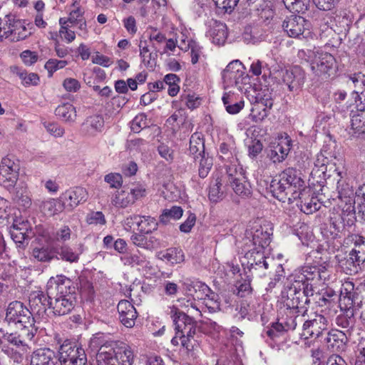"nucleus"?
Here are the masks:
<instances>
[{
    "mask_svg": "<svg viewBox=\"0 0 365 365\" xmlns=\"http://www.w3.org/2000/svg\"><path fill=\"white\" fill-rule=\"evenodd\" d=\"M46 288L48 294H52L51 310L55 316L66 315L74 309L77 288L71 279L63 274L51 277Z\"/></svg>",
    "mask_w": 365,
    "mask_h": 365,
    "instance_id": "obj_1",
    "label": "nucleus"
},
{
    "mask_svg": "<svg viewBox=\"0 0 365 365\" xmlns=\"http://www.w3.org/2000/svg\"><path fill=\"white\" fill-rule=\"evenodd\" d=\"M170 315L175 333L180 336L181 346L188 354L193 356L199 347L197 341L195 339L197 330V322L194 318L180 311L177 307H170Z\"/></svg>",
    "mask_w": 365,
    "mask_h": 365,
    "instance_id": "obj_2",
    "label": "nucleus"
},
{
    "mask_svg": "<svg viewBox=\"0 0 365 365\" xmlns=\"http://www.w3.org/2000/svg\"><path fill=\"white\" fill-rule=\"evenodd\" d=\"M341 197H338L341 207V212H332L329 217L330 232L333 238L340 237L345 235L356 222V208L351 205L352 192L341 188Z\"/></svg>",
    "mask_w": 365,
    "mask_h": 365,
    "instance_id": "obj_3",
    "label": "nucleus"
},
{
    "mask_svg": "<svg viewBox=\"0 0 365 365\" xmlns=\"http://www.w3.org/2000/svg\"><path fill=\"white\" fill-rule=\"evenodd\" d=\"M282 300L284 308L299 309L302 316L308 312L307 305L310 302L311 294H307L305 288L294 278L282 291Z\"/></svg>",
    "mask_w": 365,
    "mask_h": 365,
    "instance_id": "obj_4",
    "label": "nucleus"
},
{
    "mask_svg": "<svg viewBox=\"0 0 365 365\" xmlns=\"http://www.w3.org/2000/svg\"><path fill=\"white\" fill-rule=\"evenodd\" d=\"M329 277L326 266L321 264H306L301 267L299 272L294 275V278L305 288L307 294L314 296V289L322 282H324Z\"/></svg>",
    "mask_w": 365,
    "mask_h": 365,
    "instance_id": "obj_5",
    "label": "nucleus"
},
{
    "mask_svg": "<svg viewBox=\"0 0 365 365\" xmlns=\"http://www.w3.org/2000/svg\"><path fill=\"white\" fill-rule=\"evenodd\" d=\"M30 34L24 23L14 14H9L0 18V41L9 39L17 42L24 40Z\"/></svg>",
    "mask_w": 365,
    "mask_h": 365,
    "instance_id": "obj_6",
    "label": "nucleus"
},
{
    "mask_svg": "<svg viewBox=\"0 0 365 365\" xmlns=\"http://www.w3.org/2000/svg\"><path fill=\"white\" fill-rule=\"evenodd\" d=\"M4 322L9 324H19L22 327H36L32 312L22 302L18 300L11 302L8 304Z\"/></svg>",
    "mask_w": 365,
    "mask_h": 365,
    "instance_id": "obj_7",
    "label": "nucleus"
},
{
    "mask_svg": "<svg viewBox=\"0 0 365 365\" xmlns=\"http://www.w3.org/2000/svg\"><path fill=\"white\" fill-rule=\"evenodd\" d=\"M227 182L235 192L242 197H247L252 194L250 183L245 175L243 168L236 164L226 165Z\"/></svg>",
    "mask_w": 365,
    "mask_h": 365,
    "instance_id": "obj_8",
    "label": "nucleus"
},
{
    "mask_svg": "<svg viewBox=\"0 0 365 365\" xmlns=\"http://www.w3.org/2000/svg\"><path fill=\"white\" fill-rule=\"evenodd\" d=\"M37 330V327H21L14 332L9 333L0 328V345L6 341L22 351H27L30 349L29 343L33 341Z\"/></svg>",
    "mask_w": 365,
    "mask_h": 365,
    "instance_id": "obj_9",
    "label": "nucleus"
},
{
    "mask_svg": "<svg viewBox=\"0 0 365 365\" xmlns=\"http://www.w3.org/2000/svg\"><path fill=\"white\" fill-rule=\"evenodd\" d=\"M133 354L128 346L106 351L101 348L97 354L98 365H132Z\"/></svg>",
    "mask_w": 365,
    "mask_h": 365,
    "instance_id": "obj_10",
    "label": "nucleus"
},
{
    "mask_svg": "<svg viewBox=\"0 0 365 365\" xmlns=\"http://www.w3.org/2000/svg\"><path fill=\"white\" fill-rule=\"evenodd\" d=\"M310 66L314 73L322 80H327L336 72V59L329 53H318L312 61Z\"/></svg>",
    "mask_w": 365,
    "mask_h": 365,
    "instance_id": "obj_11",
    "label": "nucleus"
},
{
    "mask_svg": "<svg viewBox=\"0 0 365 365\" xmlns=\"http://www.w3.org/2000/svg\"><path fill=\"white\" fill-rule=\"evenodd\" d=\"M224 83L227 86H235L242 90V85L249 83L250 78L245 72V67L239 60L230 62L222 73Z\"/></svg>",
    "mask_w": 365,
    "mask_h": 365,
    "instance_id": "obj_12",
    "label": "nucleus"
},
{
    "mask_svg": "<svg viewBox=\"0 0 365 365\" xmlns=\"http://www.w3.org/2000/svg\"><path fill=\"white\" fill-rule=\"evenodd\" d=\"M145 188L142 185H135L130 188L117 191L111 200L113 205L118 208H125L145 195Z\"/></svg>",
    "mask_w": 365,
    "mask_h": 365,
    "instance_id": "obj_13",
    "label": "nucleus"
},
{
    "mask_svg": "<svg viewBox=\"0 0 365 365\" xmlns=\"http://www.w3.org/2000/svg\"><path fill=\"white\" fill-rule=\"evenodd\" d=\"M346 176V173L345 172L338 171L336 169L335 170V176L334 179L336 180V191L338 197H341V188L342 190L346 189V190H349L352 192L351 201L353 202H351V205L355 207L356 197H357V200H360L359 202V205L361 206H364L362 212L365 217V183L359 187V188L355 191L353 186L348 182V179Z\"/></svg>",
    "mask_w": 365,
    "mask_h": 365,
    "instance_id": "obj_14",
    "label": "nucleus"
},
{
    "mask_svg": "<svg viewBox=\"0 0 365 365\" xmlns=\"http://www.w3.org/2000/svg\"><path fill=\"white\" fill-rule=\"evenodd\" d=\"M274 78H280L282 81L288 86L289 90L294 92L299 91L304 85L305 73L300 66H296L290 69L277 71Z\"/></svg>",
    "mask_w": 365,
    "mask_h": 365,
    "instance_id": "obj_15",
    "label": "nucleus"
},
{
    "mask_svg": "<svg viewBox=\"0 0 365 365\" xmlns=\"http://www.w3.org/2000/svg\"><path fill=\"white\" fill-rule=\"evenodd\" d=\"M328 328V319L322 314H316L314 319L304 322L302 337L305 339L313 338L318 339Z\"/></svg>",
    "mask_w": 365,
    "mask_h": 365,
    "instance_id": "obj_16",
    "label": "nucleus"
},
{
    "mask_svg": "<svg viewBox=\"0 0 365 365\" xmlns=\"http://www.w3.org/2000/svg\"><path fill=\"white\" fill-rule=\"evenodd\" d=\"M271 235L267 229H264L262 226L252 227L246 232L243 246L264 250L270 243Z\"/></svg>",
    "mask_w": 365,
    "mask_h": 365,
    "instance_id": "obj_17",
    "label": "nucleus"
},
{
    "mask_svg": "<svg viewBox=\"0 0 365 365\" xmlns=\"http://www.w3.org/2000/svg\"><path fill=\"white\" fill-rule=\"evenodd\" d=\"M309 23L301 16L291 15L287 17L283 23V30L292 38L304 36V32L309 30Z\"/></svg>",
    "mask_w": 365,
    "mask_h": 365,
    "instance_id": "obj_18",
    "label": "nucleus"
},
{
    "mask_svg": "<svg viewBox=\"0 0 365 365\" xmlns=\"http://www.w3.org/2000/svg\"><path fill=\"white\" fill-rule=\"evenodd\" d=\"M304 317L299 309L284 308L278 322H275V328L283 331H293L299 322H303Z\"/></svg>",
    "mask_w": 365,
    "mask_h": 365,
    "instance_id": "obj_19",
    "label": "nucleus"
},
{
    "mask_svg": "<svg viewBox=\"0 0 365 365\" xmlns=\"http://www.w3.org/2000/svg\"><path fill=\"white\" fill-rule=\"evenodd\" d=\"M58 352V360L61 365L70 364L75 359L86 354L83 349L70 340L64 341L60 346Z\"/></svg>",
    "mask_w": 365,
    "mask_h": 365,
    "instance_id": "obj_20",
    "label": "nucleus"
},
{
    "mask_svg": "<svg viewBox=\"0 0 365 365\" xmlns=\"http://www.w3.org/2000/svg\"><path fill=\"white\" fill-rule=\"evenodd\" d=\"M52 294L42 291L32 292L29 296L30 311L32 314L43 315L48 309H51Z\"/></svg>",
    "mask_w": 365,
    "mask_h": 365,
    "instance_id": "obj_21",
    "label": "nucleus"
},
{
    "mask_svg": "<svg viewBox=\"0 0 365 365\" xmlns=\"http://www.w3.org/2000/svg\"><path fill=\"white\" fill-rule=\"evenodd\" d=\"M10 235L18 248L24 250L31 239V230L29 228L28 222H14L10 229Z\"/></svg>",
    "mask_w": 365,
    "mask_h": 365,
    "instance_id": "obj_22",
    "label": "nucleus"
},
{
    "mask_svg": "<svg viewBox=\"0 0 365 365\" xmlns=\"http://www.w3.org/2000/svg\"><path fill=\"white\" fill-rule=\"evenodd\" d=\"M314 192L310 187H303L299 192H297L293 197V202L296 200H299L297 206L305 214H312L319 209L318 204L314 202L315 198L312 196Z\"/></svg>",
    "mask_w": 365,
    "mask_h": 365,
    "instance_id": "obj_23",
    "label": "nucleus"
},
{
    "mask_svg": "<svg viewBox=\"0 0 365 365\" xmlns=\"http://www.w3.org/2000/svg\"><path fill=\"white\" fill-rule=\"evenodd\" d=\"M292 141L287 135L285 138L279 139V142L271 146L267 154L268 158L274 163H281L286 159L292 147Z\"/></svg>",
    "mask_w": 365,
    "mask_h": 365,
    "instance_id": "obj_24",
    "label": "nucleus"
},
{
    "mask_svg": "<svg viewBox=\"0 0 365 365\" xmlns=\"http://www.w3.org/2000/svg\"><path fill=\"white\" fill-rule=\"evenodd\" d=\"M120 322L127 328L135 326L138 313L135 307L128 300H121L117 306Z\"/></svg>",
    "mask_w": 365,
    "mask_h": 365,
    "instance_id": "obj_25",
    "label": "nucleus"
},
{
    "mask_svg": "<svg viewBox=\"0 0 365 365\" xmlns=\"http://www.w3.org/2000/svg\"><path fill=\"white\" fill-rule=\"evenodd\" d=\"M29 361L30 365H56L57 356L50 348H38L30 354Z\"/></svg>",
    "mask_w": 365,
    "mask_h": 365,
    "instance_id": "obj_26",
    "label": "nucleus"
},
{
    "mask_svg": "<svg viewBox=\"0 0 365 365\" xmlns=\"http://www.w3.org/2000/svg\"><path fill=\"white\" fill-rule=\"evenodd\" d=\"M269 190L273 197L279 201L285 202L287 200L289 203L293 202L292 195L297 193V192H293L287 185L282 181L279 176L271 181Z\"/></svg>",
    "mask_w": 365,
    "mask_h": 365,
    "instance_id": "obj_27",
    "label": "nucleus"
},
{
    "mask_svg": "<svg viewBox=\"0 0 365 365\" xmlns=\"http://www.w3.org/2000/svg\"><path fill=\"white\" fill-rule=\"evenodd\" d=\"M104 128V119L101 115L88 117L81 125V132L87 136L94 137L101 133Z\"/></svg>",
    "mask_w": 365,
    "mask_h": 365,
    "instance_id": "obj_28",
    "label": "nucleus"
},
{
    "mask_svg": "<svg viewBox=\"0 0 365 365\" xmlns=\"http://www.w3.org/2000/svg\"><path fill=\"white\" fill-rule=\"evenodd\" d=\"M355 321L354 311V309H351V303H350L349 307L345 304V312L336 318V324L337 326L344 329V330L343 331L347 333L349 337L352 335Z\"/></svg>",
    "mask_w": 365,
    "mask_h": 365,
    "instance_id": "obj_29",
    "label": "nucleus"
},
{
    "mask_svg": "<svg viewBox=\"0 0 365 365\" xmlns=\"http://www.w3.org/2000/svg\"><path fill=\"white\" fill-rule=\"evenodd\" d=\"M349 335L345 331L338 329H331L327 332L325 341L329 349L332 351H337L344 348Z\"/></svg>",
    "mask_w": 365,
    "mask_h": 365,
    "instance_id": "obj_30",
    "label": "nucleus"
},
{
    "mask_svg": "<svg viewBox=\"0 0 365 365\" xmlns=\"http://www.w3.org/2000/svg\"><path fill=\"white\" fill-rule=\"evenodd\" d=\"M281 180L287 185L293 192H299L304 185V181L299 176L296 169L288 168L279 175Z\"/></svg>",
    "mask_w": 365,
    "mask_h": 365,
    "instance_id": "obj_31",
    "label": "nucleus"
},
{
    "mask_svg": "<svg viewBox=\"0 0 365 365\" xmlns=\"http://www.w3.org/2000/svg\"><path fill=\"white\" fill-rule=\"evenodd\" d=\"M354 244V248L351 250V255L356 257L359 262H365V237L359 235L352 234L348 235L346 243Z\"/></svg>",
    "mask_w": 365,
    "mask_h": 365,
    "instance_id": "obj_32",
    "label": "nucleus"
},
{
    "mask_svg": "<svg viewBox=\"0 0 365 365\" xmlns=\"http://www.w3.org/2000/svg\"><path fill=\"white\" fill-rule=\"evenodd\" d=\"M88 192L82 187H76L73 189L66 190L62 195V198L69 202L71 207H76L81 202L86 201Z\"/></svg>",
    "mask_w": 365,
    "mask_h": 365,
    "instance_id": "obj_33",
    "label": "nucleus"
},
{
    "mask_svg": "<svg viewBox=\"0 0 365 365\" xmlns=\"http://www.w3.org/2000/svg\"><path fill=\"white\" fill-rule=\"evenodd\" d=\"M339 265L347 274H351L358 272V267L364 263L356 259V257L351 255V252L345 257H341L339 255L336 256Z\"/></svg>",
    "mask_w": 365,
    "mask_h": 365,
    "instance_id": "obj_34",
    "label": "nucleus"
},
{
    "mask_svg": "<svg viewBox=\"0 0 365 365\" xmlns=\"http://www.w3.org/2000/svg\"><path fill=\"white\" fill-rule=\"evenodd\" d=\"M316 303L319 307H331L339 299L338 294L331 288L322 290L316 294Z\"/></svg>",
    "mask_w": 365,
    "mask_h": 365,
    "instance_id": "obj_35",
    "label": "nucleus"
},
{
    "mask_svg": "<svg viewBox=\"0 0 365 365\" xmlns=\"http://www.w3.org/2000/svg\"><path fill=\"white\" fill-rule=\"evenodd\" d=\"M189 152L195 160L199 158V156L205 154V143L202 133L195 132L191 135Z\"/></svg>",
    "mask_w": 365,
    "mask_h": 365,
    "instance_id": "obj_36",
    "label": "nucleus"
},
{
    "mask_svg": "<svg viewBox=\"0 0 365 365\" xmlns=\"http://www.w3.org/2000/svg\"><path fill=\"white\" fill-rule=\"evenodd\" d=\"M242 250L245 252L244 258L247 260V267L252 266L257 263L260 264L262 260L269 259V258L264 256L263 249L243 246Z\"/></svg>",
    "mask_w": 365,
    "mask_h": 365,
    "instance_id": "obj_37",
    "label": "nucleus"
},
{
    "mask_svg": "<svg viewBox=\"0 0 365 365\" xmlns=\"http://www.w3.org/2000/svg\"><path fill=\"white\" fill-rule=\"evenodd\" d=\"M31 257L40 262H50L54 258L59 259L53 249L48 246H41L32 250Z\"/></svg>",
    "mask_w": 365,
    "mask_h": 365,
    "instance_id": "obj_38",
    "label": "nucleus"
},
{
    "mask_svg": "<svg viewBox=\"0 0 365 365\" xmlns=\"http://www.w3.org/2000/svg\"><path fill=\"white\" fill-rule=\"evenodd\" d=\"M56 115L61 120L73 123L76 119V108L70 103L59 105L55 110Z\"/></svg>",
    "mask_w": 365,
    "mask_h": 365,
    "instance_id": "obj_39",
    "label": "nucleus"
},
{
    "mask_svg": "<svg viewBox=\"0 0 365 365\" xmlns=\"http://www.w3.org/2000/svg\"><path fill=\"white\" fill-rule=\"evenodd\" d=\"M138 231L146 235L152 234L158 230V222L154 217L150 216L140 215L137 222Z\"/></svg>",
    "mask_w": 365,
    "mask_h": 365,
    "instance_id": "obj_40",
    "label": "nucleus"
},
{
    "mask_svg": "<svg viewBox=\"0 0 365 365\" xmlns=\"http://www.w3.org/2000/svg\"><path fill=\"white\" fill-rule=\"evenodd\" d=\"M160 258L171 264H179L184 261V254L181 249L170 247L160 253Z\"/></svg>",
    "mask_w": 365,
    "mask_h": 365,
    "instance_id": "obj_41",
    "label": "nucleus"
},
{
    "mask_svg": "<svg viewBox=\"0 0 365 365\" xmlns=\"http://www.w3.org/2000/svg\"><path fill=\"white\" fill-rule=\"evenodd\" d=\"M275 264L272 259H269V262L266 259L262 260L260 264L248 266L247 269L252 276L261 278L267 276L269 272V269H272Z\"/></svg>",
    "mask_w": 365,
    "mask_h": 365,
    "instance_id": "obj_42",
    "label": "nucleus"
},
{
    "mask_svg": "<svg viewBox=\"0 0 365 365\" xmlns=\"http://www.w3.org/2000/svg\"><path fill=\"white\" fill-rule=\"evenodd\" d=\"M225 193L222 190V180L219 178L211 182L209 186L208 198L212 203H217L223 200Z\"/></svg>",
    "mask_w": 365,
    "mask_h": 365,
    "instance_id": "obj_43",
    "label": "nucleus"
},
{
    "mask_svg": "<svg viewBox=\"0 0 365 365\" xmlns=\"http://www.w3.org/2000/svg\"><path fill=\"white\" fill-rule=\"evenodd\" d=\"M183 214V210L180 206H173L170 209H164L159 217V221L163 225H167L171 220H178Z\"/></svg>",
    "mask_w": 365,
    "mask_h": 365,
    "instance_id": "obj_44",
    "label": "nucleus"
},
{
    "mask_svg": "<svg viewBox=\"0 0 365 365\" xmlns=\"http://www.w3.org/2000/svg\"><path fill=\"white\" fill-rule=\"evenodd\" d=\"M272 106V103H269L264 105L262 103H257L251 109L250 117L255 123H259L267 117L269 109Z\"/></svg>",
    "mask_w": 365,
    "mask_h": 365,
    "instance_id": "obj_45",
    "label": "nucleus"
},
{
    "mask_svg": "<svg viewBox=\"0 0 365 365\" xmlns=\"http://www.w3.org/2000/svg\"><path fill=\"white\" fill-rule=\"evenodd\" d=\"M124 264L131 267L137 266L139 267V269L150 267V263L146 257L139 252L125 256L124 257Z\"/></svg>",
    "mask_w": 365,
    "mask_h": 365,
    "instance_id": "obj_46",
    "label": "nucleus"
},
{
    "mask_svg": "<svg viewBox=\"0 0 365 365\" xmlns=\"http://www.w3.org/2000/svg\"><path fill=\"white\" fill-rule=\"evenodd\" d=\"M351 130H353L352 135L358 136L365 133V113L359 112L354 114L350 120Z\"/></svg>",
    "mask_w": 365,
    "mask_h": 365,
    "instance_id": "obj_47",
    "label": "nucleus"
},
{
    "mask_svg": "<svg viewBox=\"0 0 365 365\" xmlns=\"http://www.w3.org/2000/svg\"><path fill=\"white\" fill-rule=\"evenodd\" d=\"M234 98L235 96L233 95L225 93L222 98L225 110L230 114L238 113L245 106L244 101L241 100L238 102H235Z\"/></svg>",
    "mask_w": 365,
    "mask_h": 365,
    "instance_id": "obj_48",
    "label": "nucleus"
},
{
    "mask_svg": "<svg viewBox=\"0 0 365 365\" xmlns=\"http://www.w3.org/2000/svg\"><path fill=\"white\" fill-rule=\"evenodd\" d=\"M212 42L217 45H223L227 38V26L221 22H216L212 29Z\"/></svg>",
    "mask_w": 365,
    "mask_h": 365,
    "instance_id": "obj_49",
    "label": "nucleus"
},
{
    "mask_svg": "<svg viewBox=\"0 0 365 365\" xmlns=\"http://www.w3.org/2000/svg\"><path fill=\"white\" fill-rule=\"evenodd\" d=\"M286 8L292 12L304 14L310 6V0H282Z\"/></svg>",
    "mask_w": 365,
    "mask_h": 365,
    "instance_id": "obj_50",
    "label": "nucleus"
},
{
    "mask_svg": "<svg viewBox=\"0 0 365 365\" xmlns=\"http://www.w3.org/2000/svg\"><path fill=\"white\" fill-rule=\"evenodd\" d=\"M41 209L46 215L51 216L61 212L64 209V203L58 200L50 199L43 202Z\"/></svg>",
    "mask_w": 365,
    "mask_h": 365,
    "instance_id": "obj_51",
    "label": "nucleus"
},
{
    "mask_svg": "<svg viewBox=\"0 0 365 365\" xmlns=\"http://www.w3.org/2000/svg\"><path fill=\"white\" fill-rule=\"evenodd\" d=\"M165 236L161 231H155L146 235V250L158 249L164 246Z\"/></svg>",
    "mask_w": 365,
    "mask_h": 365,
    "instance_id": "obj_52",
    "label": "nucleus"
},
{
    "mask_svg": "<svg viewBox=\"0 0 365 365\" xmlns=\"http://www.w3.org/2000/svg\"><path fill=\"white\" fill-rule=\"evenodd\" d=\"M13 72L19 77L22 83L26 86H36L39 82V77L35 73H27L18 67H14Z\"/></svg>",
    "mask_w": 365,
    "mask_h": 365,
    "instance_id": "obj_53",
    "label": "nucleus"
},
{
    "mask_svg": "<svg viewBox=\"0 0 365 365\" xmlns=\"http://www.w3.org/2000/svg\"><path fill=\"white\" fill-rule=\"evenodd\" d=\"M19 176V173L13 175V173H6L4 170L0 171V185L8 191L11 192L16 185Z\"/></svg>",
    "mask_w": 365,
    "mask_h": 365,
    "instance_id": "obj_54",
    "label": "nucleus"
},
{
    "mask_svg": "<svg viewBox=\"0 0 365 365\" xmlns=\"http://www.w3.org/2000/svg\"><path fill=\"white\" fill-rule=\"evenodd\" d=\"M14 199L19 206L25 209L30 207L32 204L31 197L26 187H16Z\"/></svg>",
    "mask_w": 365,
    "mask_h": 365,
    "instance_id": "obj_55",
    "label": "nucleus"
},
{
    "mask_svg": "<svg viewBox=\"0 0 365 365\" xmlns=\"http://www.w3.org/2000/svg\"><path fill=\"white\" fill-rule=\"evenodd\" d=\"M55 255H58L61 259L70 263L78 262L79 259V254L73 252L72 248L66 245L57 248Z\"/></svg>",
    "mask_w": 365,
    "mask_h": 365,
    "instance_id": "obj_56",
    "label": "nucleus"
},
{
    "mask_svg": "<svg viewBox=\"0 0 365 365\" xmlns=\"http://www.w3.org/2000/svg\"><path fill=\"white\" fill-rule=\"evenodd\" d=\"M199 169L198 174L201 178H205L207 176L213 165V158L210 157L208 154H204L199 156Z\"/></svg>",
    "mask_w": 365,
    "mask_h": 365,
    "instance_id": "obj_57",
    "label": "nucleus"
},
{
    "mask_svg": "<svg viewBox=\"0 0 365 365\" xmlns=\"http://www.w3.org/2000/svg\"><path fill=\"white\" fill-rule=\"evenodd\" d=\"M349 80L354 85L355 90L353 93L364 95L365 93V75L361 73H354L349 76Z\"/></svg>",
    "mask_w": 365,
    "mask_h": 365,
    "instance_id": "obj_58",
    "label": "nucleus"
},
{
    "mask_svg": "<svg viewBox=\"0 0 365 365\" xmlns=\"http://www.w3.org/2000/svg\"><path fill=\"white\" fill-rule=\"evenodd\" d=\"M203 300L210 312H215L220 309L219 295L212 289Z\"/></svg>",
    "mask_w": 365,
    "mask_h": 365,
    "instance_id": "obj_59",
    "label": "nucleus"
},
{
    "mask_svg": "<svg viewBox=\"0 0 365 365\" xmlns=\"http://www.w3.org/2000/svg\"><path fill=\"white\" fill-rule=\"evenodd\" d=\"M148 127L147 115L145 113L137 115L130 123V129L133 133H138Z\"/></svg>",
    "mask_w": 365,
    "mask_h": 365,
    "instance_id": "obj_60",
    "label": "nucleus"
},
{
    "mask_svg": "<svg viewBox=\"0 0 365 365\" xmlns=\"http://www.w3.org/2000/svg\"><path fill=\"white\" fill-rule=\"evenodd\" d=\"M236 294L240 297H246L252 292L250 279H242L236 284Z\"/></svg>",
    "mask_w": 365,
    "mask_h": 365,
    "instance_id": "obj_61",
    "label": "nucleus"
},
{
    "mask_svg": "<svg viewBox=\"0 0 365 365\" xmlns=\"http://www.w3.org/2000/svg\"><path fill=\"white\" fill-rule=\"evenodd\" d=\"M5 171L6 173H19L20 170V165L19 162H16L9 157L2 158L0 164V171Z\"/></svg>",
    "mask_w": 365,
    "mask_h": 365,
    "instance_id": "obj_62",
    "label": "nucleus"
},
{
    "mask_svg": "<svg viewBox=\"0 0 365 365\" xmlns=\"http://www.w3.org/2000/svg\"><path fill=\"white\" fill-rule=\"evenodd\" d=\"M216 7L223 13L230 14L237 5L239 0H212Z\"/></svg>",
    "mask_w": 365,
    "mask_h": 365,
    "instance_id": "obj_63",
    "label": "nucleus"
},
{
    "mask_svg": "<svg viewBox=\"0 0 365 365\" xmlns=\"http://www.w3.org/2000/svg\"><path fill=\"white\" fill-rule=\"evenodd\" d=\"M210 290L211 289L207 284L202 282L197 281L192 297L195 299L203 300L206 296H207L208 293H210Z\"/></svg>",
    "mask_w": 365,
    "mask_h": 365,
    "instance_id": "obj_64",
    "label": "nucleus"
}]
</instances>
